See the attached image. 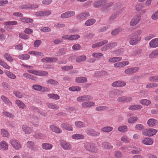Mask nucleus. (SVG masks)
<instances>
[{
	"instance_id": "62",
	"label": "nucleus",
	"mask_w": 158,
	"mask_h": 158,
	"mask_svg": "<svg viewBox=\"0 0 158 158\" xmlns=\"http://www.w3.org/2000/svg\"><path fill=\"white\" fill-rule=\"evenodd\" d=\"M114 156L116 158H121L123 156L122 153L119 151H116L114 152Z\"/></svg>"
},
{
	"instance_id": "17",
	"label": "nucleus",
	"mask_w": 158,
	"mask_h": 158,
	"mask_svg": "<svg viewBox=\"0 0 158 158\" xmlns=\"http://www.w3.org/2000/svg\"><path fill=\"white\" fill-rule=\"evenodd\" d=\"M129 64L128 61L118 62L114 64V66L116 68H122L128 65Z\"/></svg>"
},
{
	"instance_id": "58",
	"label": "nucleus",
	"mask_w": 158,
	"mask_h": 158,
	"mask_svg": "<svg viewBox=\"0 0 158 158\" xmlns=\"http://www.w3.org/2000/svg\"><path fill=\"white\" fill-rule=\"evenodd\" d=\"M144 128V126L142 124H138L136 125L135 129L136 130L141 131Z\"/></svg>"
},
{
	"instance_id": "51",
	"label": "nucleus",
	"mask_w": 158,
	"mask_h": 158,
	"mask_svg": "<svg viewBox=\"0 0 158 158\" xmlns=\"http://www.w3.org/2000/svg\"><path fill=\"white\" fill-rule=\"evenodd\" d=\"M108 107L105 106H100L96 107L95 109L97 111H102L106 110Z\"/></svg>"
},
{
	"instance_id": "63",
	"label": "nucleus",
	"mask_w": 158,
	"mask_h": 158,
	"mask_svg": "<svg viewBox=\"0 0 158 158\" xmlns=\"http://www.w3.org/2000/svg\"><path fill=\"white\" fill-rule=\"evenodd\" d=\"M137 120L138 118L137 117H131L128 120V122L130 123H131L137 121Z\"/></svg>"
},
{
	"instance_id": "6",
	"label": "nucleus",
	"mask_w": 158,
	"mask_h": 158,
	"mask_svg": "<svg viewBox=\"0 0 158 158\" xmlns=\"http://www.w3.org/2000/svg\"><path fill=\"white\" fill-rule=\"evenodd\" d=\"M93 98L92 96L86 95L78 97L77 98V101L79 102H83L91 100Z\"/></svg>"
},
{
	"instance_id": "40",
	"label": "nucleus",
	"mask_w": 158,
	"mask_h": 158,
	"mask_svg": "<svg viewBox=\"0 0 158 158\" xmlns=\"http://www.w3.org/2000/svg\"><path fill=\"white\" fill-rule=\"evenodd\" d=\"M158 85V84L156 83H149L146 85V88L148 89H150L156 87Z\"/></svg>"
},
{
	"instance_id": "52",
	"label": "nucleus",
	"mask_w": 158,
	"mask_h": 158,
	"mask_svg": "<svg viewBox=\"0 0 158 158\" xmlns=\"http://www.w3.org/2000/svg\"><path fill=\"white\" fill-rule=\"evenodd\" d=\"M69 90L71 91H79L81 90V88L79 86H72L69 87Z\"/></svg>"
},
{
	"instance_id": "53",
	"label": "nucleus",
	"mask_w": 158,
	"mask_h": 158,
	"mask_svg": "<svg viewBox=\"0 0 158 158\" xmlns=\"http://www.w3.org/2000/svg\"><path fill=\"white\" fill-rule=\"evenodd\" d=\"M121 140L124 143H129L130 141L128 137L126 135H123L121 138Z\"/></svg>"
},
{
	"instance_id": "22",
	"label": "nucleus",
	"mask_w": 158,
	"mask_h": 158,
	"mask_svg": "<svg viewBox=\"0 0 158 158\" xmlns=\"http://www.w3.org/2000/svg\"><path fill=\"white\" fill-rule=\"evenodd\" d=\"M26 146L29 149L32 150H35V144L33 141H28L27 142Z\"/></svg>"
},
{
	"instance_id": "18",
	"label": "nucleus",
	"mask_w": 158,
	"mask_h": 158,
	"mask_svg": "<svg viewBox=\"0 0 158 158\" xmlns=\"http://www.w3.org/2000/svg\"><path fill=\"white\" fill-rule=\"evenodd\" d=\"M147 124L149 127H152L157 124L158 122L155 119L150 118L148 121Z\"/></svg>"
},
{
	"instance_id": "36",
	"label": "nucleus",
	"mask_w": 158,
	"mask_h": 158,
	"mask_svg": "<svg viewBox=\"0 0 158 158\" xmlns=\"http://www.w3.org/2000/svg\"><path fill=\"white\" fill-rule=\"evenodd\" d=\"M122 58L121 57H114L110 58L108 61L110 63H114L116 62L122 60Z\"/></svg>"
},
{
	"instance_id": "1",
	"label": "nucleus",
	"mask_w": 158,
	"mask_h": 158,
	"mask_svg": "<svg viewBox=\"0 0 158 158\" xmlns=\"http://www.w3.org/2000/svg\"><path fill=\"white\" fill-rule=\"evenodd\" d=\"M84 148L90 152L96 153L98 150L97 146L93 143H86L85 144Z\"/></svg>"
},
{
	"instance_id": "16",
	"label": "nucleus",
	"mask_w": 158,
	"mask_h": 158,
	"mask_svg": "<svg viewBox=\"0 0 158 158\" xmlns=\"http://www.w3.org/2000/svg\"><path fill=\"white\" fill-rule=\"evenodd\" d=\"M149 46L152 48L158 47V38L152 40L149 43Z\"/></svg>"
},
{
	"instance_id": "34",
	"label": "nucleus",
	"mask_w": 158,
	"mask_h": 158,
	"mask_svg": "<svg viewBox=\"0 0 158 158\" xmlns=\"http://www.w3.org/2000/svg\"><path fill=\"white\" fill-rule=\"evenodd\" d=\"M1 147L2 149L6 150L8 149V145L5 141H2L0 143Z\"/></svg>"
},
{
	"instance_id": "2",
	"label": "nucleus",
	"mask_w": 158,
	"mask_h": 158,
	"mask_svg": "<svg viewBox=\"0 0 158 158\" xmlns=\"http://www.w3.org/2000/svg\"><path fill=\"white\" fill-rule=\"evenodd\" d=\"M156 130L154 129H146L143 131V134L145 136H151L155 135L156 133Z\"/></svg>"
},
{
	"instance_id": "45",
	"label": "nucleus",
	"mask_w": 158,
	"mask_h": 158,
	"mask_svg": "<svg viewBox=\"0 0 158 158\" xmlns=\"http://www.w3.org/2000/svg\"><path fill=\"white\" fill-rule=\"evenodd\" d=\"M20 19L21 21L26 23H32L33 21L32 19L27 18H23Z\"/></svg>"
},
{
	"instance_id": "39",
	"label": "nucleus",
	"mask_w": 158,
	"mask_h": 158,
	"mask_svg": "<svg viewBox=\"0 0 158 158\" xmlns=\"http://www.w3.org/2000/svg\"><path fill=\"white\" fill-rule=\"evenodd\" d=\"M158 56V49L152 51L149 55V57L151 58H155Z\"/></svg>"
},
{
	"instance_id": "30",
	"label": "nucleus",
	"mask_w": 158,
	"mask_h": 158,
	"mask_svg": "<svg viewBox=\"0 0 158 158\" xmlns=\"http://www.w3.org/2000/svg\"><path fill=\"white\" fill-rule=\"evenodd\" d=\"M142 32V30H139L131 34L130 36L133 38H137L139 37V36L140 35Z\"/></svg>"
},
{
	"instance_id": "54",
	"label": "nucleus",
	"mask_w": 158,
	"mask_h": 158,
	"mask_svg": "<svg viewBox=\"0 0 158 158\" xmlns=\"http://www.w3.org/2000/svg\"><path fill=\"white\" fill-rule=\"evenodd\" d=\"M148 80L151 82H158V76H151L149 77Z\"/></svg>"
},
{
	"instance_id": "4",
	"label": "nucleus",
	"mask_w": 158,
	"mask_h": 158,
	"mask_svg": "<svg viewBox=\"0 0 158 158\" xmlns=\"http://www.w3.org/2000/svg\"><path fill=\"white\" fill-rule=\"evenodd\" d=\"M75 15V12L74 11H67L61 14L60 18L62 19L71 18Z\"/></svg>"
},
{
	"instance_id": "25",
	"label": "nucleus",
	"mask_w": 158,
	"mask_h": 158,
	"mask_svg": "<svg viewBox=\"0 0 158 158\" xmlns=\"http://www.w3.org/2000/svg\"><path fill=\"white\" fill-rule=\"evenodd\" d=\"M67 49L64 48H62L60 49L55 54L56 56H61L66 53Z\"/></svg>"
},
{
	"instance_id": "13",
	"label": "nucleus",
	"mask_w": 158,
	"mask_h": 158,
	"mask_svg": "<svg viewBox=\"0 0 158 158\" xmlns=\"http://www.w3.org/2000/svg\"><path fill=\"white\" fill-rule=\"evenodd\" d=\"M108 1L107 0H100L95 2L94 3V6L97 8L100 7L101 6H103L105 5V4Z\"/></svg>"
},
{
	"instance_id": "48",
	"label": "nucleus",
	"mask_w": 158,
	"mask_h": 158,
	"mask_svg": "<svg viewBox=\"0 0 158 158\" xmlns=\"http://www.w3.org/2000/svg\"><path fill=\"white\" fill-rule=\"evenodd\" d=\"M75 124L77 127L81 128L85 127V124L82 122L78 121L75 122Z\"/></svg>"
},
{
	"instance_id": "26",
	"label": "nucleus",
	"mask_w": 158,
	"mask_h": 158,
	"mask_svg": "<svg viewBox=\"0 0 158 158\" xmlns=\"http://www.w3.org/2000/svg\"><path fill=\"white\" fill-rule=\"evenodd\" d=\"M61 127L64 129L68 131H72L73 130V127L69 124L66 123H63L61 124Z\"/></svg>"
},
{
	"instance_id": "41",
	"label": "nucleus",
	"mask_w": 158,
	"mask_h": 158,
	"mask_svg": "<svg viewBox=\"0 0 158 158\" xmlns=\"http://www.w3.org/2000/svg\"><path fill=\"white\" fill-rule=\"evenodd\" d=\"M15 103L19 107L21 108L22 109L26 107L25 105L22 101H21L20 100H16Z\"/></svg>"
},
{
	"instance_id": "19",
	"label": "nucleus",
	"mask_w": 158,
	"mask_h": 158,
	"mask_svg": "<svg viewBox=\"0 0 158 158\" xmlns=\"http://www.w3.org/2000/svg\"><path fill=\"white\" fill-rule=\"evenodd\" d=\"M22 130L27 134H29L32 131V129L26 125L22 126Z\"/></svg>"
},
{
	"instance_id": "8",
	"label": "nucleus",
	"mask_w": 158,
	"mask_h": 158,
	"mask_svg": "<svg viewBox=\"0 0 158 158\" xmlns=\"http://www.w3.org/2000/svg\"><path fill=\"white\" fill-rule=\"evenodd\" d=\"M126 84V82L121 81H118L114 82L111 84V86L115 87H123L125 86Z\"/></svg>"
},
{
	"instance_id": "23",
	"label": "nucleus",
	"mask_w": 158,
	"mask_h": 158,
	"mask_svg": "<svg viewBox=\"0 0 158 158\" xmlns=\"http://www.w3.org/2000/svg\"><path fill=\"white\" fill-rule=\"evenodd\" d=\"M42 148L46 150H51L53 147V145L51 144L48 143H44L42 144Z\"/></svg>"
},
{
	"instance_id": "64",
	"label": "nucleus",
	"mask_w": 158,
	"mask_h": 158,
	"mask_svg": "<svg viewBox=\"0 0 158 158\" xmlns=\"http://www.w3.org/2000/svg\"><path fill=\"white\" fill-rule=\"evenodd\" d=\"M32 87L34 89L38 91H40L42 90L43 88L42 86L38 85H33Z\"/></svg>"
},
{
	"instance_id": "29",
	"label": "nucleus",
	"mask_w": 158,
	"mask_h": 158,
	"mask_svg": "<svg viewBox=\"0 0 158 158\" xmlns=\"http://www.w3.org/2000/svg\"><path fill=\"white\" fill-rule=\"evenodd\" d=\"M86 59V57L84 55L79 56L76 58V61L78 63H80L85 61Z\"/></svg>"
},
{
	"instance_id": "11",
	"label": "nucleus",
	"mask_w": 158,
	"mask_h": 158,
	"mask_svg": "<svg viewBox=\"0 0 158 158\" xmlns=\"http://www.w3.org/2000/svg\"><path fill=\"white\" fill-rule=\"evenodd\" d=\"M113 4L112 3H108L106 2L105 5H103L101 9V10L103 13H106L108 12L110 10L109 7L111 6Z\"/></svg>"
},
{
	"instance_id": "14",
	"label": "nucleus",
	"mask_w": 158,
	"mask_h": 158,
	"mask_svg": "<svg viewBox=\"0 0 158 158\" xmlns=\"http://www.w3.org/2000/svg\"><path fill=\"white\" fill-rule=\"evenodd\" d=\"M108 42L107 40H103L99 42L93 44L92 45V48H98L101 47L105 44H106Z\"/></svg>"
},
{
	"instance_id": "55",
	"label": "nucleus",
	"mask_w": 158,
	"mask_h": 158,
	"mask_svg": "<svg viewBox=\"0 0 158 158\" xmlns=\"http://www.w3.org/2000/svg\"><path fill=\"white\" fill-rule=\"evenodd\" d=\"M18 57L21 60H28L30 58V56L28 54H23L19 55Z\"/></svg>"
},
{
	"instance_id": "43",
	"label": "nucleus",
	"mask_w": 158,
	"mask_h": 158,
	"mask_svg": "<svg viewBox=\"0 0 158 158\" xmlns=\"http://www.w3.org/2000/svg\"><path fill=\"white\" fill-rule=\"evenodd\" d=\"M113 128L110 126L105 127L102 128L101 130L102 131L106 132H109L113 130Z\"/></svg>"
},
{
	"instance_id": "35",
	"label": "nucleus",
	"mask_w": 158,
	"mask_h": 158,
	"mask_svg": "<svg viewBox=\"0 0 158 158\" xmlns=\"http://www.w3.org/2000/svg\"><path fill=\"white\" fill-rule=\"evenodd\" d=\"M23 76L26 78L32 80H35L37 79L36 77L27 73H24Z\"/></svg>"
},
{
	"instance_id": "56",
	"label": "nucleus",
	"mask_w": 158,
	"mask_h": 158,
	"mask_svg": "<svg viewBox=\"0 0 158 158\" xmlns=\"http://www.w3.org/2000/svg\"><path fill=\"white\" fill-rule=\"evenodd\" d=\"M151 102L148 100L147 99H143L142 100L140 101V103L146 106H148L150 104Z\"/></svg>"
},
{
	"instance_id": "37",
	"label": "nucleus",
	"mask_w": 158,
	"mask_h": 158,
	"mask_svg": "<svg viewBox=\"0 0 158 158\" xmlns=\"http://www.w3.org/2000/svg\"><path fill=\"white\" fill-rule=\"evenodd\" d=\"M1 98L5 103L9 106L12 105L11 102L4 95H2Z\"/></svg>"
},
{
	"instance_id": "59",
	"label": "nucleus",
	"mask_w": 158,
	"mask_h": 158,
	"mask_svg": "<svg viewBox=\"0 0 158 158\" xmlns=\"http://www.w3.org/2000/svg\"><path fill=\"white\" fill-rule=\"evenodd\" d=\"M122 31L120 28H117L113 30L111 32V34L113 35H115Z\"/></svg>"
},
{
	"instance_id": "57",
	"label": "nucleus",
	"mask_w": 158,
	"mask_h": 158,
	"mask_svg": "<svg viewBox=\"0 0 158 158\" xmlns=\"http://www.w3.org/2000/svg\"><path fill=\"white\" fill-rule=\"evenodd\" d=\"M73 68L72 65L65 66L61 67V69L64 71H68L72 69Z\"/></svg>"
},
{
	"instance_id": "49",
	"label": "nucleus",
	"mask_w": 158,
	"mask_h": 158,
	"mask_svg": "<svg viewBox=\"0 0 158 158\" xmlns=\"http://www.w3.org/2000/svg\"><path fill=\"white\" fill-rule=\"evenodd\" d=\"M1 134L2 136L3 137H8L9 134L8 131L5 129H2L1 130Z\"/></svg>"
},
{
	"instance_id": "31",
	"label": "nucleus",
	"mask_w": 158,
	"mask_h": 158,
	"mask_svg": "<svg viewBox=\"0 0 158 158\" xmlns=\"http://www.w3.org/2000/svg\"><path fill=\"white\" fill-rule=\"evenodd\" d=\"M96 22V20L94 19H91L87 20L85 23L87 26H90L94 24Z\"/></svg>"
},
{
	"instance_id": "61",
	"label": "nucleus",
	"mask_w": 158,
	"mask_h": 158,
	"mask_svg": "<svg viewBox=\"0 0 158 158\" xmlns=\"http://www.w3.org/2000/svg\"><path fill=\"white\" fill-rule=\"evenodd\" d=\"M0 64L6 69H10L9 66L4 61L0 59Z\"/></svg>"
},
{
	"instance_id": "5",
	"label": "nucleus",
	"mask_w": 158,
	"mask_h": 158,
	"mask_svg": "<svg viewBox=\"0 0 158 158\" xmlns=\"http://www.w3.org/2000/svg\"><path fill=\"white\" fill-rule=\"evenodd\" d=\"M141 19V16L140 15H136L131 20L130 22V25L134 26L139 23Z\"/></svg>"
},
{
	"instance_id": "10",
	"label": "nucleus",
	"mask_w": 158,
	"mask_h": 158,
	"mask_svg": "<svg viewBox=\"0 0 158 158\" xmlns=\"http://www.w3.org/2000/svg\"><path fill=\"white\" fill-rule=\"evenodd\" d=\"M81 106L83 108H90L95 105V103L92 101L85 102L82 103Z\"/></svg>"
},
{
	"instance_id": "33",
	"label": "nucleus",
	"mask_w": 158,
	"mask_h": 158,
	"mask_svg": "<svg viewBox=\"0 0 158 158\" xmlns=\"http://www.w3.org/2000/svg\"><path fill=\"white\" fill-rule=\"evenodd\" d=\"M128 127L126 125H123L119 127L118 128V130L120 132L124 133L127 131Z\"/></svg>"
},
{
	"instance_id": "12",
	"label": "nucleus",
	"mask_w": 158,
	"mask_h": 158,
	"mask_svg": "<svg viewBox=\"0 0 158 158\" xmlns=\"http://www.w3.org/2000/svg\"><path fill=\"white\" fill-rule=\"evenodd\" d=\"M60 144L64 150H69L71 148L70 144L69 143L64 140L61 141Z\"/></svg>"
},
{
	"instance_id": "15",
	"label": "nucleus",
	"mask_w": 158,
	"mask_h": 158,
	"mask_svg": "<svg viewBox=\"0 0 158 158\" xmlns=\"http://www.w3.org/2000/svg\"><path fill=\"white\" fill-rule=\"evenodd\" d=\"M141 39L140 36L137 38L131 37L129 41V44L131 45H135L140 41Z\"/></svg>"
},
{
	"instance_id": "50",
	"label": "nucleus",
	"mask_w": 158,
	"mask_h": 158,
	"mask_svg": "<svg viewBox=\"0 0 158 158\" xmlns=\"http://www.w3.org/2000/svg\"><path fill=\"white\" fill-rule=\"evenodd\" d=\"M33 136L37 139H41L44 136V134L40 133H35L34 134Z\"/></svg>"
},
{
	"instance_id": "38",
	"label": "nucleus",
	"mask_w": 158,
	"mask_h": 158,
	"mask_svg": "<svg viewBox=\"0 0 158 158\" xmlns=\"http://www.w3.org/2000/svg\"><path fill=\"white\" fill-rule=\"evenodd\" d=\"M84 136L80 134H75L72 136V138L76 139H81L84 138Z\"/></svg>"
},
{
	"instance_id": "60",
	"label": "nucleus",
	"mask_w": 158,
	"mask_h": 158,
	"mask_svg": "<svg viewBox=\"0 0 158 158\" xmlns=\"http://www.w3.org/2000/svg\"><path fill=\"white\" fill-rule=\"evenodd\" d=\"M4 57L8 61L10 62H12L13 60L11 56L9 55L7 53H5L4 54Z\"/></svg>"
},
{
	"instance_id": "47",
	"label": "nucleus",
	"mask_w": 158,
	"mask_h": 158,
	"mask_svg": "<svg viewBox=\"0 0 158 158\" xmlns=\"http://www.w3.org/2000/svg\"><path fill=\"white\" fill-rule=\"evenodd\" d=\"M47 105L48 107L50 109H56L57 110L59 108L58 106H56V104L52 103H47Z\"/></svg>"
},
{
	"instance_id": "44",
	"label": "nucleus",
	"mask_w": 158,
	"mask_h": 158,
	"mask_svg": "<svg viewBox=\"0 0 158 158\" xmlns=\"http://www.w3.org/2000/svg\"><path fill=\"white\" fill-rule=\"evenodd\" d=\"M48 96L50 99L58 100L60 98V97L58 95L54 94H49Z\"/></svg>"
},
{
	"instance_id": "24",
	"label": "nucleus",
	"mask_w": 158,
	"mask_h": 158,
	"mask_svg": "<svg viewBox=\"0 0 158 158\" xmlns=\"http://www.w3.org/2000/svg\"><path fill=\"white\" fill-rule=\"evenodd\" d=\"M124 10V8H123L122 9L119 10L118 12L117 11L114 14H113L110 17V20H113L115 19H116L117 17L119 15V12H122Z\"/></svg>"
},
{
	"instance_id": "3",
	"label": "nucleus",
	"mask_w": 158,
	"mask_h": 158,
	"mask_svg": "<svg viewBox=\"0 0 158 158\" xmlns=\"http://www.w3.org/2000/svg\"><path fill=\"white\" fill-rule=\"evenodd\" d=\"M10 143L13 148L15 150H18L22 147L21 144L17 140L11 139L10 140Z\"/></svg>"
},
{
	"instance_id": "46",
	"label": "nucleus",
	"mask_w": 158,
	"mask_h": 158,
	"mask_svg": "<svg viewBox=\"0 0 158 158\" xmlns=\"http://www.w3.org/2000/svg\"><path fill=\"white\" fill-rule=\"evenodd\" d=\"M141 150L140 148L136 147H133V149L131 151V152L133 154H139L140 153Z\"/></svg>"
},
{
	"instance_id": "32",
	"label": "nucleus",
	"mask_w": 158,
	"mask_h": 158,
	"mask_svg": "<svg viewBox=\"0 0 158 158\" xmlns=\"http://www.w3.org/2000/svg\"><path fill=\"white\" fill-rule=\"evenodd\" d=\"M142 107L140 105H134L130 106L128 108L129 110H135L142 108Z\"/></svg>"
},
{
	"instance_id": "28",
	"label": "nucleus",
	"mask_w": 158,
	"mask_h": 158,
	"mask_svg": "<svg viewBox=\"0 0 158 158\" xmlns=\"http://www.w3.org/2000/svg\"><path fill=\"white\" fill-rule=\"evenodd\" d=\"M50 128L53 132L56 133H60L62 132V131L59 128L55 126L51 125Z\"/></svg>"
},
{
	"instance_id": "21",
	"label": "nucleus",
	"mask_w": 158,
	"mask_h": 158,
	"mask_svg": "<svg viewBox=\"0 0 158 158\" xmlns=\"http://www.w3.org/2000/svg\"><path fill=\"white\" fill-rule=\"evenodd\" d=\"M142 143L145 145H151L153 144V141L151 138H146L142 141Z\"/></svg>"
},
{
	"instance_id": "20",
	"label": "nucleus",
	"mask_w": 158,
	"mask_h": 158,
	"mask_svg": "<svg viewBox=\"0 0 158 158\" xmlns=\"http://www.w3.org/2000/svg\"><path fill=\"white\" fill-rule=\"evenodd\" d=\"M87 134L92 136H98L100 133L99 132L96 131L92 129L88 130L87 132Z\"/></svg>"
},
{
	"instance_id": "42",
	"label": "nucleus",
	"mask_w": 158,
	"mask_h": 158,
	"mask_svg": "<svg viewBox=\"0 0 158 158\" xmlns=\"http://www.w3.org/2000/svg\"><path fill=\"white\" fill-rule=\"evenodd\" d=\"M5 72L6 75L11 79H15L16 78V76L15 74L8 71H5Z\"/></svg>"
},
{
	"instance_id": "7",
	"label": "nucleus",
	"mask_w": 158,
	"mask_h": 158,
	"mask_svg": "<svg viewBox=\"0 0 158 158\" xmlns=\"http://www.w3.org/2000/svg\"><path fill=\"white\" fill-rule=\"evenodd\" d=\"M90 16L88 12L81 13L77 16L76 18L80 21L84 20Z\"/></svg>"
},
{
	"instance_id": "9",
	"label": "nucleus",
	"mask_w": 158,
	"mask_h": 158,
	"mask_svg": "<svg viewBox=\"0 0 158 158\" xmlns=\"http://www.w3.org/2000/svg\"><path fill=\"white\" fill-rule=\"evenodd\" d=\"M139 69V68L137 67L129 68L125 70L124 73L126 74H132L138 71Z\"/></svg>"
},
{
	"instance_id": "27",
	"label": "nucleus",
	"mask_w": 158,
	"mask_h": 158,
	"mask_svg": "<svg viewBox=\"0 0 158 158\" xmlns=\"http://www.w3.org/2000/svg\"><path fill=\"white\" fill-rule=\"evenodd\" d=\"M76 81L78 83H83L87 82V80L85 77H79L76 78Z\"/></svg>"
}]
</instances>
